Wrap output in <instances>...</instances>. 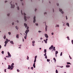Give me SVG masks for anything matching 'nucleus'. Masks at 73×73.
<instances>
[{"instance_id":"1","label":"nucleus","mask_w":73,"mask_h":73,"mask_svg":"<svg viewBox=\"0 0 73 73\" xmlns=\"http://www.w3.org/2000/svg\"><path fill=\"white\" fill-rule=\"evenodd\" d=\"M29 30H27L25 32V33H26V35L24 37L25 39H27V35H28V33L29 32Z\"/></svg>"},{"instance_id":"2","label":"nucleus","mask_w":73,"mask_h":73,"mask_svg":"<svg viewBox=\"0 0 73 73\" xmlns=\"http://www.w3.org/2000/svg\"><path fill=\"white\" fill-rule=\"evenodd\" d=\"M23 15L24 16V19L25 20V21H27V17L25 16H26V14H25V13H24L23 14Z\"/></svg>"},{"instance_id":"3","label":"nucleus","mask_w":73,"mask_h":73,"mask_svg":"<svg viewBox=\"0 0 73 73\" xmlns=\"http://www.w3.org/2000/svg\"><path fill=\"white\" fill-rule=\"evenodd\" d=\"M12 1H11V2L10 3V4H11V8H15V5L14 4H12Z\"/></svg>"},{"instance_id":"4","label":"nucleus","mask_w":73,"mask_h":73,"mask_svg":"<svg viewBox=\"0 0 73 73\" xmlns=\"http://www.w3.org/2000/svg\"><path fill=\"white\" fill-rule=\"evenodd\" d=\"M59 11H60V12H61V13H62V14H63V13H64V11H62V9H59Z\"/></svg>"},{"instance_id":"5","label":"nucleus","mask_w":73,"mask_h":73,"mask_svg":"<svg viewBox=\"0 0 73 73\" xmlns=\"http://www.w3.org/2000/svg\"><path fill=\"white\" fill-rule=\"evenodd\" d=\"M36 62L35 61H34V63L33 64V66L34 68H36V66L35 65V63Z\"/></svg>"},{"instance_id":"6","label":"nucleus","mask_w":73,"mask_h":73,"mask_svg":"<svg viewBox=\"0 0 73 73\" xmlns=\"http://www.w3.org/2000/svg\"><path fill=\"white\" fill-rule=\"evenodd\" d=\"M35 40L33 41H32V45L33 46H35Z\"/></svg>"},{"instance_id":"7","label":"nucleus","mask_w":73,"mask_h":73,"mask_svg":"<svg viewBox=\"0 0 73 73\" xmlns=\"http://www.w3.org/2000/svg\"><path fill=\"white\" fill-rule=\"evenodd\" d=\"M34 20L33 21V23H35L36 22V17L35 16L33 18Z\"/></svg>"},{"instance_id":"8","label":"nucleus","mask_w":73,"mask_h":73,"mask_svg":"<svg viewBox=\"0 0 73 73\" xmlns=\"http://www.w3.org/2000/svg\"><path fill=\"white\" fill-rule=\"evenodd\" d=\"M53 46L52 45H51V47H50L49 48V49L50 50H50H52V49H53Z\"/></svg>"},{"instance_id":"9","label":"nucleus","mask_w":73,"mask_h":73,"mask_svg":"<svg viewBox=\"0 0 73 73\" xmlns=\"http://www.w3.org/2000/svg\"><path fill=\"white\" fill-rule=\"evenodd\" d=\"M44 36L45 37H46V38H48V35L47 34H44Z\"/></svg>"},{"instance_id":"10","label":"nucleus","mask_w":73,"mask_h":73,"mask_svg":"<svg viewBox=\"0 0 73 73\" xmlns=\"http://www.w3.org/2000/svg\"><path fill=\"white\" fill-rule=\"evenodd\" d=\"M8 52V54L9 57H11V54H10V53H9V52Z\"/></svg>"},{"instance_id":"11","label":"nucleus","mask_w":73,"mask_h":73,"mask_svg":"<svg viewBox=\"0 0 73 73\" xmlns=\"http://www.w3.org/2000/svg\"><path fill=\"white\" fill-rule=\"evenodd\" d=\"M13 65H14V63H13L11 65V68H14V66H13Z\"/></svg>"},{"instance_id":"12","label":"nucleus","mask_w":73,"mask_h":73,"mask_svg":"<svg viewBox=\"0 0 73 73\" xmlns=\"http://www.w3.org/2000/svg\"><path fill=\"white\" fill-rule=\"evenodd\" d=\"M37 57V56H35V59L34 60V61H36V58Z\"/></svg>"},{"instance_id":"13","label":"nucleus","mask_w":73,"mask_h":73,"mask_svg":"<svg viewBox=\"0 0 73 73\" xmlns=\"http://www.w3.org/2000/svg\"><path fill=\"white\" fill-rule=\"evenodd\" d=\"M10 42L11 44H14V42H13V41L12 40L10 41Z\"/></svg>"},{"instance_id":"14","label":"nucleus","mask_w":73,"mask_h":73,"mask_svg":"<svg viewBox=\"0 0 73 73\" xmlns=\"http://www.w3.org/2000/svg\"><path fill=\"white\" fill-rule=\"evenodd\" d=\"M11 68V66L10 65H8V69H10Z\"/></svg>"},{"instance_id":"15","label":"nucleus","mask_w":73,"mask_h":73,"mask_svg":"<svg viewBox=\"0 0 73 73\" xmlns=\"http://www.w3.org/2000/svg\"><path fill=\"white\" fill-rule=\"evenodd\" d=\"M44 52L45 53H46V49H44Z\"/></svg>"},{"instance_id":"16","label":"nucleus","mask_w":73,"mask_h":73,"mask_svg":"<svg viewBox=\"0 0 73 73\" xmlns=\"http://www.w3.org/2000/svg\"><path fill=\"white\" fill-rule=\"evenodd\" d=\"M24 25L25 26V28L27 27V24H26V23H24Z\"/></svg>"},{"instance_id":"17","label":"nucleus","mask_w":73,"mask_h":73,"mask_svg":"<svg viewBox=\"0 0 73 73\" xmlns=\"http://www.w3.org/2000/svg\"><path fill=\"white\" fill-rule=\"evenodd\" d=\"M47 28H48V26L46 25V27H45L46 32V31H47Z\"/></svg>"},{"instance_id":"18","label":"nucleus","mask_w":73,"mask_h":73,"mask_svg":"<svg viewBox=\"0 0 73 73\" xmlns=\"http://www.w3.org/2000/svg\"><path fill=\"white\" fill-rule=\"evenodd\" d=\"M66 25L68 26V27H69V23H66Z\"/></svg>"},{"instance_id":"19","label":"nucleus","mask_w":73,"mask_h":73,"mask_svg":"<svg viewBox=\"0 0 73 73\" xmlns=\"http://www.w3.org/2000/svg\"><path fill=\"white\" fill-rule=\"evenodd\" d=\"M66 68H69V67H70V65H66Z\"/></svg>"},{"instance_id":"20","label":"nucleus","mask_w":73,"mask_h":73,"mask_svg":"<svg viewBox=\"0 0 73 73\" xmlns=\"http://www.w3.org/2000/svg\"><path fill=\"white\" fill-rule=\"evenodd\" d=\"M53 59L54 60L55 63H56V59L55 58H54Z\"/></svg>"},{"instance_id":"21","label":"nucleus","mask_w":73,"mask_h":73,"mask_svg":"<svg viewBox=\"0 0 73 73\" xmlns=\"http://www.w3.org/2000/svg\"><path fill=\"white\" fill-rule=\"evenodd\" d=\"M16 38H19V35H18V34H17L16 36Z\"/></svg>"},{"instance_id":"22","label":"nucleus","mask_w":73,"mask_h":73,"mask_svg":"<svg viewBox=\"0 0 73 73\" xmlns=\"http://www.w3.org/2000/svg\"><path fill=\"white\" fill-rule=\"evenodd\" d=\"M8 41H7V40H6L5 42V44H7V43H8Z\"/></svg>"},{"instance_id":"23","label":"nucleus","mask_w":73,"mask_h":73,"mask_svg":"<svg viewBox=\"0 0 73 73\" xmlns=\"http://www.w3.org/2000/svg\"><path fill=\"white\" fill-rule=\"evenodd\" d=\"M43 41H44V42H45V43H46V44L47 43V41L46 40H44Z\"/></svg>"},{"instance_id":"24","label":"nucleus","mask_w":73,"mask_h":73,"mask_svg":"<svg viewBox=\"0 0 73 73\" xmlns=\"http://www.w3.org/2000/svg\"><path fill=\"white\" fill-rule=\"evenodd\" d=\"M58 51H56L55 52V54H58Z\"/></svg>"},{"instance_id":"25","label":"nucleus","mask_w":73,"mask_h":73,"mask_svg":"<svg viewBox=\"0 0 73 73\" xmlns=\"http://www.w3.org/2000/svg\"><path fill=\"white\" fill-rule=\"evenodd\" d=\"M56 27H59V25H56Z\"/></svg>"},{"instance_id":"26","label":"nucleus","mask_w":73,"mask_h":73,"mask_svg":"<svg viewBox=\"0 0 73 73\" xmlns=\"http://www.w3.org/2000/svg\"><path fill=\"white\" fill-rule=\"evenodd\" d=\"M67 65H68V64H70V65H71V64H70V63L69 62H67Z\"/></svg>"},{"instance_id":"27","label":"nucleus","mask_w":73,"mask_h":73,"mask_svg":"<svg viewBox=\"0 0 73 73\" xmlns=\"http://www.w3.org/2000/svg\"><path fill=\"white\" fill-rule=\"evenodd\" d=\"M15 28H16V29H17V30H18L19 28H18V27H17V26H16L15 27Z\"/></svg>"},{"instance_id":"28","label":"nucleus","mask_w":73,"mask_h":73,"mask_svg":"<svg viewBox=\"0 0 73 73\" xmlns=\"http://www.w3.org/2000/svg\"><path fill=\"white\" fill-rule=\"evenodd\" d=\"M67 38H68V40H70V39H69V37L67 36Z\"/></svg>"},{"instance_id":"29","label":"nucleus","mask_w":73,"mask_h":73,"mask_svg":"<svg viewBox=\"0 0 73 73\" xmlns=\"http://www.w3.org/2000/svg\"><path fill=\"white\" fill-rule=\"evenodd\" d=\"M5 39V38H6V36L5 35L3 37Z\"/></svg>"},{"instance_id":"30","label":"nucleus","mask_w":73,"mask_h":73,"mask_svg":"<svg viewBox=\"0 0 73 73\" xmlns=\"http://www.w3.org/2000/svg\"><path fill=\"white\" fill-rule=\"evenodd\" d=\"M60 56H62V52H61L60 54Z\"/></svg>"},{"instance_id":"31","label":"nucleus","mask_w":73,"mask_h":73,"mask_svg":"<svg viewBox=\"0 0 73 73\" xmlns=\"http://www.w3.org/2000/svg\"><path fill=\"white\" fill-rule=\"evenodd\" d=\"M56 73H58V70H56Z\"/></svg>"},{"instance_id":"32","label":"nucleus","mask_w":73,"mask_h":73,"mask_svg":"<svg viewBox=\"0 0 73 73\" xmlns=\"http://www.w3.org/2000/svg\"><path fill=\"white\" fill-rule=\"evenodd\" d=\"M47 62H49V61H50V59H47Z\"/></svg>"},{"instance_id":"33","label":"nucleus","mask_w":73,"mask_h":73,"mask_svg":"<svg viewBox=\"0 0 73 73\" xmlns=\"http://www.w3.org/2000/svg\"><path fill=\"white\" fill-rule=\"evenodd\" d=\"M17 8L18 10H19V9H20V8H19V7L18 6H17Z\"/></svg>"},{"instance_id":"34","label":"nucleus","mask_w":73,"mask_h":73,"mask_svg":"<svg viewBox=\"0 0 73 73\" xmlns=\"http://www.w3.org/2000/svg\"><path fill=\"white\" fill-rule=\"evenodd\" d=\"M44 55V56H46V53H45V54Z\"/></svg>"},{"instance_id":"35","label":"nucleus","mask_w":73,"mask_h":73,"mask_svg":"<svg viewBox=\"0 0 73 73\" xmlns=\"http://www.w3.org/2000/svg\"><path fill=\"white\" fill-rule=\"evenodd\" d=\"M4 51H2L1 52V53H2V54H4Z\"/></svg>"},{"instance_id":"36","label":"nucleus","mask_w":73,"mask_h":73,"mask_svg":"<svg viewBox=\"0 0 73 73\" xmlns=\"http://www.w3.org/2000/svg\"><path fill=\"white\" fill-rule=\"evenodd\" d=\"M8 34H9V35H11V33L10 32H8Z\"/></svg>"},{"instance_id":"37","label":"nucleus","mask_w":73,"mask_h":73,"mask_svg":"<svg viewBox=\"0 0 73 73\" xmlns=\"http://www.w3.org/2000/svg\"><path fill=\"white\" fill-rule=\"evenodd\" d=\"M21 13L22 15H23V12L22 11V10H21Z\"/></svg>"},{"instance_id":"38","label":"nucleus","mask_w":73,"mask_h":73,"mask_svg":"<svg viewBox=\"0 0 73 73\" xmlns=\"http://www.w3.org/2000/svg\"><path fill=\"white\" fill-rule=\"evenodd\" d=\"M45 58H46V59H47V56L46 55L45 56Z\"/></svg>"},{"instance_id":"39","label":"nucleus","mask_w":73,"mask_h":73,"mask_svg":"<svg viewBox=\"0 0 73 73\" xmlns=\"http://www.w3.org/2000/svg\"><path fill=\"white\" fill-rule=\"evenodd\" d=\"M27 60H29V57H28V56H27Z\"/></svg>"},{"instance_id":"40","label":"nucleus","mask_w":73,"mask_h":73,"mask_svg":"<svg viewBox=\"0 0 73 73\" xmlns=\"http://www.w3.org/2000/svg\"><path fill=\"white\" fill-rule=\"evenodd\" d=\"M71 42L72 43V44H73V40H71Z\"/></svg>"},{"instance_id":"41","label":"nucleus","mask_w":73,"mask_h":73,"mask_svg":"<svg viewBox=\"0 0 73 73\" xmlns=\"http://www.w3.org/2000/svg\"><path fill=\"white\" fill-rule=\"evenodd\" d=\"M31 69H32V70H33V67H32L31 68Z\"/></svg>"},{"instance_id":"42","label":"nucleus","mask_w":73,"mask_h":73,"mask_svg":"<svg viewBox=\"0 0 73 73\" xmlns=\"http://www.w3.org/2000/svg\"><path fill=\"white\" fill-rule=\"evenodd\" d=\"M66 20H67L68 19V17H67V16H66Z\"/></svg>"},{"instance_id":"43","label":"nucleus","mask_w":73,"mask_h":73,"mask_svg":"<svg viewBox=\"0 0 73 73\" xmlns=\"http://www.w3.org/2000/svg\"><path fill=\"white\" fill-rule=\"evenodd\" d=\"M27 30H29V29H29V27H27Z\"/></svg>"},{"instance_id":"44","label":"nucleus","mask_w":73,"mask_h":73,"mask_svg":"<svg viewBox=\"0 0 73 73\" xmlns=\"http://www.w3.org/2000/svg\"><path fill=\"white\" fill-rule=\"evenodd\" d=\"M17 71L18 72H20V71L19 70V69H17Z\"/></svg>"},{"instance_id":"45","label":"nucleus","mask_w":73,"mask_h":73,"mask_svg":"<svg viewBox=\"0 0 73 73\" xmlns=\"http://www.w3.org/2000/svg\"><path fill=\"white\" fill-rule=\"evenodd\" d=\"M9 15H10V14L9 13L8 14H7V16H9Z\"/></svg>"},{"instance_id":"46","label":"nucleus","mask_w":73,"mask_h":73,"mask_svg":"<svg viewBox=\"0 0 73 73\" xmlns=\"http://www.w3.org/2000/svg\"><path fill=\"white\" fill-rule=\"evenodd\" d=\"M69 57L70 58V59H72V58L71 57H70V55L69 56Z\"/></svg>"},{"instance_id":"47","label":"nucleus","mask_w":73,"mask_h":73,"mask_svg":"<svg viewBox=\"0 0 73 73\" xmlns=\"http://www.w3.org/2000/svg\"><path fill=\"white\" fill-rule=\"evenodd\" d=\"M51 35H54V33H51Z\"/></svg>"},{"instance_id":"48","label":"nucleus","mask_w":73,"mask_h":73,"mask_svg":"<svg viewBox=\"0 0 73 73\" xmlns=\"http://www.w3.org/2000/svg\"><path fill=\"white\" fill-rule=\"evenodd\" d=\"M56 5H57V6H58V5H59V4L57 3L56 4Z\"/></svg>"},{"instance_id":"49","label":"nucleus","mask_w":73,"mask_h":73,"mask_svg":"<svg viewBox=\"0 0 73 73\" xmlns=\"http://www.w3.org/2000/svg\"><path fill=\"white\" fill-rule=\"evenodd\" d=\"M13 68H14V67H12L11 68V70H12V69H13Z\"/></svg>"},{"instance_id":"50","label":"nucleus","mask_w":73,"mask_h":73,"mask_svg":"<svg viewBox=\"0 0 73 73\" xmlns=\"http://www.w3.org/2000/svg\"><path fill=\"white\" fill-rule=\"evenodd\" d=\"M7 45V44H5L4 45V46H6Z\"/></svg>"},{"instance_id":"51","label":"nucleus","mask_w":73,"mask_h":73,"mask_svg":"<svg viewBox=\"0 0 73 73\" xmlns=\"http://www.w3.org/2000/svg\"><path fill=\"white\" fill-rule=\"evenodd\" d=\"M53 49L54 51H56V49L55 48H53Z\"/></svg>"},{"instance_id":"52","label":"nucleus","mask_w":73,"mask_h":73,"mask_svg":"<svg viewBox=\"0 0 73 73\" xmlns=\"http://www.w3.org/2000/svg\"><path fill=\"white\" fill-rule=\"evenodd\" d=\"M36 26H38V23H36Z\"/></svg>"},{"instance_id":"53","label":"nucleus","mask_w":73,"mask_h":73,"mask_svg":"<svg viewBox=\"0 0 73 73\" xmlns=\"http://www.w3.org/2000/svg\"><path fill=\"white\" fill-rule=\"evenodd\" d=\"M6 57H7L8 58L10 57L9 56H6Z\"/></svg>"},{"instance_id":"54","label":"nucleus","mask_w":73,"mask_h":73,"mask_svg":"<svg viewBox=\"0 0 73 73\" xmlns=\"http://www.w3.org/2000/svg\"><path fill=\"white\" fill-rule=\"evenodd\" d=\"M44 15H46V13L45 12L44 13Z\"/></svg>"},{"instance_id":"55","label":"nucleus","mask_w":73,"mask_h":73,"mask_svg":"<svg viewBox=\"0 0 73 73\" xmlns=\"http://www.w3.org/2000/svg\"><path fill=\"white\" fill-rule=\"evenodd\" d=\"M7 41H8V42H9V41H10V40L8 39L7 40Z\"/></svg>"},{"instance_id":"56","label":"nucleus","mask_w":73,"mask_h":73,"mask_svg":"<svg viewBox=\"0 0 73 73\" xmlns=\"http://www.w3.org/2000/svg\"><path fill=\"white\" fill-rule=\"evenodd\" d=\"M1 46L0 45V49H1Z\"/></svg>"},{"instance_id":"57","label":"nucleus","mask_w":73,"mask_h":73,"mask_svg":"<svg viewBox=\"0 0 73 73\" xmlns=\"http://www.w3.org/2000/svg\"><path fill=\"white\" fill-rule=\"evenodd\" d=\"M36 10H37V9H35V12L36 11Z\"/></svg>"},{"instance_id":"58","label":"nucleus","mask_w":73,"mask_h":73,"mask_svg":"<svg viewBox=\"0 0 73 73\" xmlns=\"http://www.w3.org/2000/svg\"><path fill=\"white\" fill-rule=\"evenodd\" d=\"M65 24L64 23V24H63V26H65Z\"/></svg>"},{"instance_id":"59","label":"nucleus","mask_w":73,"mask_h":73,"mask_svg":"<svg viewBox=\"0 0 73 73\" xmlns=\"http://www.w3.org/2000/svg\"><path fill=\"white\" fill-rule=\"evenodd\" d=\"M38 32L39 33H40V32H41V31H38Z\"/></svg>"},{"instance_id":"60","label":"nucleus","mask_w":73,"mask_h":73,"mask_svg":"<svg viewBox=\"0 0 73 73\" xmlns=\"http://www.w3.org/2000/svg\"><path fill=\"white\" fill-rule=\"evenodd\" d=\"M48 38H46V41H48Z\"/></svg>"},{"instance_id":"61","label":"nucleus","mask_w":73,"mask_h":73,"mask_svg":"<svg viewBox=\"0 0 73 73\" xmlns=\"http://www.w3.org/2000/svg\"><path fill=\"white\" fill-rule=\"evenodd\" d=\"M12 25H14V23L13 22V23H12Z\"/></svg>"},{"instance_id":"62","label":"nucleus","mask_w":73,"mask_h":73,"mask_svg":"<svg viewBox=\"0 0 73 73\" xmlns=\"http://www.w3.org/2000/svg\"><path fill=\"white\" fill-rule=\"evenodd\" d=\"M60 68H63L64 67V66H60Z\"/></svg>"},{"instance_id":"63","label":"nucleus","mask_w":73,"mask_h":73,"mask_svg":"<svg viewBox=\"0 0 73 73\" xmlns=\"http://www.w3.org/2000/svg\"><path fill=\"white\" fill-rule=\"evenodd\" d=\"M4 72H6V69H5V70H4Z\"/></svg>"},{"instance_id":"64","label":"nucleus","mask_w":73,"mask_h":73,"mask_svg":"<svg viewBox=\"0 0 73 73\" xmlns=\"http://www.w3.org/2000/svg\"><path fill=\"white\" fill-rule=\"evenodd\" d=\"M27 17L28 19H29V18H30V17Z\"/></svg>"}]
</instances>
